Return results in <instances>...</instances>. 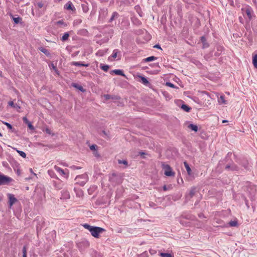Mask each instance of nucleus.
I'll list each match as a JSON object with an SVG mask.
<instances>
[{"label":"nucleus","instance_id":"f257e3e1","mask_svg":"<svg viewBox=\"0 0 257 257\" xmlns=\"http://www.w3.org/2000/svg\"><path fill=\"white\" fill-rule=\"evenodd\" d=\"M76 183L81 186H83L88 180V176L86 174L77 176L75 179Z\"/></svg>","mask_w":257,"mask_h":257},{"label":"nucleus","instance_id":"f03ea898","mask_svg":"<svg viewBox=\"0 0 257 257\" xmlns=\"http://www.w3.org/2000/svg\"><path fill=\"white\" fill-rule=\"evenodd\" d=\"M162 167L163 169L164 170V174L167 176H174L175 175V173L173 172L172 170L171 167L168 165L165 164L164 163H162Z\"/></svg>","mask_w":257,"mask_h":257},{"label":"nucleus","instance_id":"7ed1b4c3","mask_svg":"<svg viewBox=\"0 0 257 257\" xmlns=\"http://www.w3.org/2000/svg\"><path fill=\"white\" fill-rule=\"evenodd\" d=\"M104 231H105V229L103 228L98 227V226H94V228H93L91 232V234L93 237H94L95 238H98L99 236V234Z\"/></svg>","mask_w":257,"mask_h":257},{"label":"nucleus","instance_id":"20e7f679","mask_svg":"<svg viewBox=\"0 0 257 257\" xmlns=\"http://www.w3.org/2000/svg\"><path fill=\"white\" fill-rule=\"evenodd\" d=\"M54 169L61 176H62L64 178L66 179L68 178L69 173L68 170H66V172L65 170L56 165L54 166Z\"/></svg>","mask_w":257,"mask_h":257},{"label":"nucleus","instance_id":"39448f33","mask_svg":"<svg viewBox=\"0 0 257 257\" xmlns=\"http://www.w3.org/2000/svg\"><path fill=\"white\" fill-rule=\"evenodd\" d=\"M12 178L4 175H0V186L8 184L11 181Z\"/></svg>","mask_w":257,"mask_h":257},{"label":"nucleus","instance_id":"423d86ee","mask_svg":"<svg viewBox=\"0 0 257 257\" xmlns=\"http://www.w3.org/2000/svg\"><path fill=\"white\" fill-rule=\"evenodd\" d=\"M225 169L227 171H235L238 170V167L232 163L230 164H227L225 167Z\"/></svg>","mask_w":257,"mask_h":257},{"label":"nucleus","instance_id":"0eeeda50","mask_svg":"<svg viewBox=\"0 0 257 257\" xmlns=\"http://www.w3.org/2000/svg\"><path fill=\"white\" fill-rule=\"evenodd\" d=\"M107 13H108V11H107V9H106V8L100 9V10L99 11V19H104L106 17V15H107Z\"/></svg>","mask_w":257,"mask_h":257},{"label":"nucleus","instance_id":"6e6552de","mask_svg":"<svg viewBox=\"0 0 257 257\" xmlns=\"http://www.w3.org/2000/svg\"><path fill=\"white\" fill-rule=\"evenodd\" d=\"M8 196L9 199V206L10 207H11L13 204L17 201V199L13 194H9Z\"/></svg>","mask_w":257,"mask_h":257},{"label":"nucleus","instance_id":"1a4fd4ad","mask_svg":"<svg viewBox=\"0 0 257 257\" xmlns=\"http://www.w3.org/2000/svg\"><path fill=\"white\" fill-rule=\"evenodd\" d=\"M110 73L111 74H112L113 73H114L116 75H120V76H123L124 77H126V76L124 74L123 71L121 70H120V69L113 70H112V71H111L110 72Z\"/></svg>","mask_w":257,"mask_h":257},{"label":"nucleus","instance_id":"9d476101","mask_svg":"<svg viewBox=\"0 0 257 257\" xmlns=\"http://www.w3.org/2000/svg\"><path fill=\"white\" fill-rule=\"evenodd\" d=\"M252 64L254 68H257V51H254L252 55Z\"/></svg>","mask_w":257,"mask_h":257},{"label":"nucleus","instance_id":"9b49d317","mask_svg":"<svg viewBox=\"0 0 257 257\" xmlns=\"http://www.w3.org/2000/svg\"><path fill=\"white\" fill-rule=\"evenodd\" d=\"M104 97L105 99V100H107L109 99H113V100H119L120 99V97L119 96H116V95H111L109 94H104Z\"/></svg>","mask_w":257,"mask_h":257},{"label":"nucleus","instance_id":"f8f14e48","mask_svg":"<svg viewBox=\"0 0 257 257\" xmlns=\"http://www.w3.org/2000/svg\"><path fill=\"white\" fill-rule=\"evenodd\" d=\"M200 41L203 44L202 48L205 49L209 47V44L206 42V39L205 36H203L200 38Z\"/></svg>","mask_w":257,"mask_h":257},{"label":"nucleus","instance_id":"ddd939ff","mask_svg":"<svg viewBox=\"0 0 257 257\" xmlns=\"http://www.w3.org/2000/svg\"><path fill=\"white\" fill-rule=\"evenodd\" d=\"M71 65L75 66H84V67H88L89 66V64H84L81 62H72L71 63Z\"/></svg>","mask_w":257,"mask_h":257},{"label":"nucleus","instance_id":"4468645a","mask_svg":"<svg viewBox=\"0 0 257 257\" xmlns=\"http://www.w3.org/2000/svg\"><path fill=\"white\" fill-rule=\"evenodd\" d=\"M245 14L246 15L248 20L250 21L252 19V10L251 8H247L245 10Z\"/></svg>","mask_w":257,"mask_h":257},{"label":"nucleus","instance_id":"2eb2a0df","mask_svg":"<svg viewBox=\"0 0 257 257\" xmlns=\"http://www.w3.org/2000/svg\"><path fill=\"white\" fill-rule=\"evenodd\" d=\"M120 53V51L118 49H114L113 51L112 55L108 57V60H110V59L112 58L113 59H115L117 56V54Z\"/></svg>","mask_w":257,"mask_h":257},{"label":"nucleus","instance_id":"dca6fc26","mask_svg":"<svg viewBox=\"0 0 257 257\" xmlns=\"http://www.w3.org/2000/svg\"><path fill=\"white\" fill-rule=\"evenodd\" d=\"M39 50L41 52L45 54L47 56H49L50 55V53L49 51L43 47H40L39 48Z\"/></svg>","mask_w":257,"mask_h":257},{"label":"nucleus","instance_id":"f3484780","mask_svg":"<svg viewBox=\"0 0 257 257\" xmlns=\"http://www.w3.org/2000/svg\"><path fill=\"white\" fill-rule=\"evenodd\" d=\"M72 86L76 89L80 90L81 92H85L86 90L83 88V87L77 83H72Z\"/></svg>","mask_w":257,"mask_h":257},{"label":"nucleus","instance_id":"a211bd4d","mask_svg":"<svg viewBox=\"0 0 257 257\" xmlns=\"http://www.w3.org/2000/svg\"><path fill=\"white\" fill-rule=\"evenodd\" d=\"M196 192H197L196 187H192L189 191V197L190 198H192Z\"/></svg>","mask_w":257,"mask_h":257},{"label":"nucleus","instance_id":"6ab92c4d","mask_svg":"<svg viewBox=\"0 0 257 257\" xmlns=\"http://www.w3.org/2000/svg\"><path fill=\"white\" fill-rule=\"evenodd\" d=\"M228 224L230 227H237L238 226V223L237 219L230 221Z\"/></svg>","mask_w":257,"mask_h":257},{"label":"nucleus","instance_id":"aec40b11","mask_svg":"<svg viewBox=\"0 0 257 257\" xmlns=\"http://www.w3.org/2000/svg\"><path fill=\"white\" fill-rule=\"evenodd\" d=\"M119 16V15L118 14V13L116 12H114L112 14V16L111 17V18H110V19L108 21V22L109 23H111L114 20H115L116 18H117Z\"/></svg>","mask_w":257,"mask_h":257},{"label":"nucleus","instance_id":"412c9836","mask_svg":"<svg viewBox=\"0 0 257 257\" xmlns=\"http://www.w3.org/2000/svg\"><path fill=\"white\" fill-rule=\"evenodd\" d=\"M157 59V58L156 57H155L154 56L148 57L145 59H144L143 60V61L144 62H151L154 60H156Z\"/></svg>","mask_w":257,"mask_h":257},{"label":"nucleus","instance_id":"4be33fe9","mask_svg":"<svg viewBox=\"0 0 257 257\" xmlns=\"http://www.w3.org/2000/svg\"><path fill=\"white\" fill-rule=\"evenodd\" d=\"M188 128L195 132H197L198 131V126L194 124L191 123L189 124L188 125Z\"/></svg>","mask_w":257,"mask_h":257},{"label":"nucleus","instance_id":"5701e85b","mask_svg":"<svg viewBox=\"0 0 257 257\" xmlns=\"http://www.w3.org/2000/svg\"><path fill=\"white\" fill-rule=\"evenodd\" d=\"M64 8L68 10H73V9L74 8L73 4L71 2H68L64 6Z\"/></svg>","mask_w":257,"mask_h":257},{"label":"nucleus","instance_id":"b1692460","mask_svg":"<svg viewBox=\"0 0 257 257\" xmlns=\"http://www.w3.org/2000/svg\"><path fill=\"white\" fill-rule=\"evenodd\" d=\"M184 165L185 169H186L188 174L189 175H190L191 174V169L190 167H189V164L186 162H184Z\"/></svg>","mask_w":257,"mask_h":257},{"label":"nucleus","instance_id":"393cba45","mask_svg":"<svg viewBox=\"0 0 257 257\" xmlns=\"http://www.w3.org/2000/svg\"><path fill=\"white\" fill-rule=\"evenodd\" d=\"M69 36L70 34L69 32L65 33L61 39V41L62 42L66 41L68 39Z\"/></svg>","mask_w":257,"mask_h":257},{"label":"nucleus","instance_id":"a878e982","mask_svg":"<svg viewBox=\"0 0 257 257\" xmlns=\"http://www.w3.org/2000/svg\"><path fill=\"white\" fill-rule=\"evenodd\" d=\"M81 7L83 12L86 13L88 12L89 8L88 7V4L87 3H84L81 4Z\"/></svg>","mask_w":257,"mask_h":257},{"label":"nucleus","instance_id":"bb28decb","mask_svg":"<svg viewBox=\"0 0 257 257\" xmlns=\"http://www.w3.org/2000/svg\"><path fill=\"white\" fill-rule=\"evenodd\" d=\"M218 103L220 104H226V101L225 100L224 96L221 95L218 99Z\"/></svg>","mask_w":257,"mask_h":257},{"label":"nucleus","instance_id":"cd10ccee","mask_svg":"<svg viewBox=\"0 0 257 257\" xmlns=\"http://www.w3.org/2000/svg\"><path fill=\"white\" fill-rule=\"evenodd\" d=\"M181 108L186 112H189L191 109V107L185 104H182Z\"/></svg>","mask_w":257,"mask_h":257},{"label":"nucleus","instance_id":"c85d7f7f","mask_svg":"<svg viewBox=\"0 0 257 257\" xmlns=\"http://www.w3.org/2000/svg\"><path fill=\"white\" fill-rule=\"evenodd\" d=\"M140 78L141 79L142 83H143L144 85H147L149 83V81L145 77L140 76Z\"/></svg>","mask_w":257,"mask_h":257},{"label":"nucleus","instance_id":"c756f323","mask_svg":"<svg viewBox=\"0 0 257 257\" xmlns=\"http://www.w3.org/2000/svg\"><path fill=\"white\" fill-rule=\"evenodd\" d=\"M100 67L102 70H103L105 72H107L109 68V66L108 65L100 64Z\"/></svg>","mask_w":257,"mask_h":257},{"label":"nucleus","instance_id":"7c9ffc66","mask_svg":"<svg viewBox=\"0 0 257 257\" xmlns=\"http://www.w3.org/2000/svg\"><path fill=\"white\" fill-rule=\"evenodd\" d=\"M159 255L161 257H174V255L169 253L160 252Z\"/></svg>","mask_w":257,"mask_h":257},{"label":"nucleus","instance_id":"2f4dec72","mask_svg":"<svg viewBox=\"0 0 257 257\" xmlns=\"http://www.w3.org/2000/svg\"><path fill=\"white\" fill-rule=\"evenodd\" d=\"M83 226L85 228L88 229L90 232H91V231L92 230L93 228L94 227L93 226H91L87 223L84 224Z\"/></svg>","mask_w":257,"mask_h":257},{"label":"nucleus","instance_id":"473e14b6","mask_svg":"<svg viewBox=\"0 0 257 257\" xmlns=\"http://www.w3.org/2000/svg\"><path fill=\"white\" fill-rule=\"evenodd\" d=\"M48 173L51 178H58L54 172L52 170H48Z\"/></svg>","mask_w":257,"mask_h":257},{"label":"nucleus","instance_id":"72a5a7b5","mask_svg":"<svg viewBox=\"0 0 257 257\" xmlns=\"http://www.w3.org/2000/svg\"><path fill=\"white\" fill-rule=\"evenodd\" d=\"M242 165L245 169H247V170L250 169V167H249V166L248 165V163L247 161H245L244 162H243L242 163Z\"/></svg>","mask_w":257,"mask_h":257},{"label":"nucleus","instance_id":"f704fd0d","mask_svg":"<svg viewBox=\"0 0 257 257\" xmlns=\"http://www.w3.org/2000/svg\"><path fill=\"white\" fill-rule=\"evenodd\" d=\"M17 152L23 158H25L26 157V154L24 152L17 150Z\"/></svg>","mask_w":257,"mask_h":257},{"label":"nucleus","instance_id":"c9c22d12","mask_svg":"<svg viewBox=\"0 0 257 257\" xmlns=\"http://www.w3.org/2000/svg\"><path fill=\"white\" fill-rule=\"evenodd\" d=\"M22 252H23V257H27V248L25 246H23V249H22Z\"/></svg>","mask_w":257,"mask_h":257},{"label":"nucleus","instance_id":"e433bc0d","mask_svg":"<svg viewBox=\"0 0 257 257\" xmlns=\"http://www.w3.org/2000/svg\"><path fill=\"white\" fill-rule=\"evenodd\" d=\"M13 20L15 24H19L22 20L20 17L13 18Z\"/></svg>","mask_w":257,"mask_h":257},{"label":"nucleus","instance_id":"4c0bfd02","mask_svg":"<svg viewBox=\"0 0 257 257\" xmlns=\"http://www.w3.org/2000/svg\"><path fill=\"white\" fill-rule=\"evenodd\" d=\"M98 146L96 145L93 144L90 146L91 150L97 151Z\"/></svg>","mask_w":257,"mask_h":257},{"label":"nucleus","instance_id":"58836bf2","mask_svg":"<svg viewBox=\"0 0 257 257\" xmlns=\"http://www.w3.org/2000/svg\"><path fill=\"white\" fill-rule=\"evenodd\" d=\"M9 105H10L11 106H12V107H16V106H17V107H19V108H20V106H18V105H17V104H15L14 103V102H13V101H10V102H9Z\"/></svg>","mask_w":257,"mask_h":257},{"label":"nucleus","instance_id":"ea45409f","mask_svg":"<svg viewBox=\"0 0 257 257\" xmlns=\"http://www.w3.org/2000/svg\"><path fill=\"white\" fill-rule=\"evenodd\" d=\"M118 164H123L124 165H127V161H126V160H119L118 161Z\"/></svg>","mask_w":257,"mask_h":257},{"label":"nucleus","instance_id":"a19ab883","mask_svg":"<svg viewBox=\"0 0 257 257\" xmlns=\"http://www.w3.org/2000/svg\"><path fill=\"white\" fill-rule=\"evenodd\" d=\"M3 123L4 124H5L8 127V128H9L10 130L13 129V126L10 123L7 122H3Z\"/></svg>","mask_w":257,"mask_h":257},{"label":"nucleus","instance_id":"79ce46f5","mask_svg":"<svg viewBox=\"0 0 257 257\" xmlns=\"http://www.w3.org/2000/svg\"><path fill=\"white\" fill-rule=\"evenodd\" d=\"M166 85L168 86H169L171 88H175L176 87V86L173 83H171V82H167L166 83Z\"/></svg>","mask_w":257,"mask_h":257},{"label":"nucleus","instance_id":"37998d69","mask_svg":"<svg viewBox=\"0 0 257 257\" xmlns=\"http://www.w3.org/2000/svg\"><path fill=\"white\" fill-rule=\"evenodd\" d=\"M27 125H28V127H29L31 130L34 131V130H35V127H34V126L32 125V122H30V123H29Z\"/></svg>","mask_w":257,"mask_h":257},{"label":"nucleus","instance_id":"c03bdc74","mask_svg":"<svg viewBox=\"0 0 257 257\" xmlns=\"http://www.w3.org/2000/svg\"><path fill=\"white\" fill-rule=\"evenodd\" d=\"M116 176V174L113 173L112 174V176L111 177H109V181H111V182H114V177H115Z\"/></svg>","mask_w":257,"mask_h":257},{"label":"nucleus","instance_id":"a18cd8bd","mask_svg":"<svg viewBox=\"0 0 257 257\" xmlns=\"http://www.w3.org/2000/svg\"><path fill=\"white\" fill-rule=\"evenodd\" d=\"M23 120L26 124H27L30 122V121L28 119V118L26 117H24L23 118Z\"/></svg>","mask_w":257,"mask_h":257},{"label":"nucleus","instance_id":"49530a36","mask_svg":"<svg viewBox=\"0 0 257 257\" xmlns=\"http://www.w3.org/2000/svg\"><path fill=\"white\" fill-rule=\"evenodd\" d=\"M57 24L58 25H64V26H66L67 25L64 23L63 20H60L57 22Z\"/></svg>","mask_w":257,"mask_h":257},{"label":"nucleus","instance_id":"de8ad7c7","mask_svg":"<svg viewBox=\"0 0 257 257\" xmlns=\"http://www.w3.org/2000/svg\"><path fill=\"white\" fill-rule=\"evenodd\" d=\"M37 6L39 8H42L44 6V4L42 2H38L37 3Z\"/></svg>","mask_w":257,"mask_h":257},{"label":"nucleus","instance_id":"09e8293b","mask_svg":"<svg viewBox=\"0 0 257 257\" xmlns=\"http://www.w3.org/2000/svg\"><path fill=\"white\" fill-rule=\"evenodd\" d=\"M45 132L47 134L49 135H51L52 134L51 131L48 128H46Z\"/></svg>","mask_w":257,"mask_h":257},{"label":"nucleus","instance_id":"8fccbe9b","mask_svg":"<svg viewBox=\"0 0 257 257\" xmlns=\"http://www.w3.org/2000/svg\"><path fill=\"white\" fill-rule=\"evenodd\" d=\"M140 155L142 156L143 158H145V155H146V153L143 152H139Z\"/></svg>","mask_w":257,"mask_h":257},{"label":"nucleus","instance_id":"3c124183","mask_svg":"<svg viewBox=\"0 0 257 257\" xmlns=\"http://www.w3.org/2000/svg\"><path fill=\"white\" fill-rule=\"evenodd\" d=\"M165 0H156V2L158 5L162 4Z\"/></svg>","mask_w":257,"mask_h":257},{"label":"nucleus","instance_id":"603ef678","mask_svg":"<svg viewBox=\"0 0 257 257\" xmlns=\"http://www.w3.org/2000/svg\"><path fill=\"white\" fill-rule=\"evenodd\" d=\"M82 22V20H75L74 22V24H79V23H81Z\"/></svg>","mask_w":257,"mask_h":257},{"label":"nucleus","instance_id":"864d4df0","mask_svg":"<svg viewBox=\"0 0 257 257\" xmlns=\"http://www.w3.org/2000/svg\"><path fill=\"white\" fill-rule=\"evenodd\" d=\"M154 48H157V49H161V47L160 46V45L159 44H156L154 46Z\"/></svg>","mask_w":257,"mask_h":257},{"label":"nucleus","instance_id":"5fc2aeb1","mask_svg":"<svg viewBox=\"0 0 257 257\" xmlns=\"http://www.w3.org/2000/svg\"><path fill=\"white\" fill-rule=\"evenodd\" d=\"M51 66L53 68V69L55 70V71H57V67L53 63L51 64Z\"/></svg>","mask_w":257,"mask_h":257},{"label":"nucleus","instance_id":"6e6d98bb","mask_svg":"<svg viewBox=\"0 0 257 257\" xmlns=\"http://www.w3.org/2000/svg\"><path fill=\"white\" fill-rule=\"evenodd\" d=\"M97 54H99L100 56H103V53L102 51H99L97 53Z\"/></svg>","mask_w":257,"mask_h":257},{"label":"nucleus","instance_id":"4d7b16f0","mask_svg":"<svg viewBox=\"0 0 257 257\" xmlns=\"http://www.w3.org/2000/svg\"><path fill=\"white\" fill-rule=\"evenodd\" d=\"M163 190L167 191L168 190L167 187L166 185H164L163 187Z\"/></svg>","mask_w":257,"mask_h":257},{"label":"nucleus","instance_id":"13d9d810","mask_svg":"<svg viewBox=\"0 0 257 257\" xmlns=\"http://www.w3.org/2000/svg\"><path fill=\"white\" fill-rule=\"evenodd\" d=\"M94 154L96 157H99V155L97 151H96V152H95Z\"/></svg>","mask_w":257,"mask_h":257},{"label":"nucleus","instance_id":"bf43d9fd","mask_svg":"<svg viewBox=\"0 0 257 257\" xmlns=\"http://www.w3.org/2000/svg\"><path fill=\"white\" fill-rule=\"evenodd\" d=\"M222 49H223V48L221 46L217 47V50L218 51H221Z\"/></svg>","mask_w":257,"mask_h":257},{"label":"nucleus","instance_id":"052dcab7","mask_svg":"<svg viewBox=\"0 0 257 257\" xmlns=\"http://www.w3.org/2000/svg\"><path fill=\"white\" fill-rule=\"evenodd\" d=\"M41 227L39 228L38 225L37 224V231H38L39 230H41Z\"/></svg>","mask_w":257,"mask_h":257},{"label":"nucleus","instance_id":"680f3d73","mask_svg":"<svg viewBox=\"0 0 257 257\" xmlns=\"http://www.w3.org/2000/svg\"><path fill=\"white\" fill-rule=\"evenodd\" d=\"M102 133H103L104 135H105L106 136H107V133H106V132H105V131H102Z\"/></svg>","mask_w":257,"mask_h":257},{"label":"nucleus","instance_id":"e2e57ef3","mask_svg":"<svg viewBox=\"0 0 257 257\" xmlns=\"http://www.w3.org/2000/svg\"><path fill=\"white\" fill-rule=\"evenodd\" d=\"M150 252L151 254H153L155 252V251L154 250H150Z\"/></svg>","mask_w":257,"mask_h":257},{"label":"nucleus","instance_id":"0e129e2a","mask_svg":"<svg viewBox=\"0 0 257 257\" xmlns=\"http://www.w3.org/2000/svg\"><path fill=\"white\" fill-rule=\"evenodd\" d=\"M228 122V121L227 120H222V123H225V122Z\"/></svg>","mask_w":257,"mask_h":257},{"label":"nucleus","instance_id":"69168bd1","mask_svg":"<svg viewBox=\"0 0 257 257\" xmlns=\"http://www.w3.org/2000/svg\"><path fill=\"white\" fill-rule=\"evenodd\" d=\"M75 169H79L80 168V167H74Z\"/></svg>","mask_w":257,"mask_h":257},{"label":"nucleus","instance_id":"338daca9","mask_svg":"<svg viewBox=\"0 0 257 257\" xmlns=\"http://www.w3.org/2000/svg\"><path fill=\"white\" fill-rule=\"evenodd\" d=\"M137 8H139V6H137L135 7L136 9H137Z\"/></svg>","mask_w":257,"mask_h":257},{"label":"nucleus","instance_id":"774afa93","mask_svg":"<svg viewBox=\"0 0 257 257\" xmlns=\"http://www.w3.org/2000/svg\"><path fill=\"white\" fill-rule=\"evenodd\" d=\"M218 55H219L218 54L215 53V56H218Z\"/></svg>","mask_w":257,"mask_h":257}]
</instances>
